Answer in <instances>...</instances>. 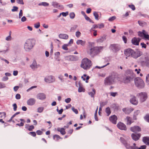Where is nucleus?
Instances as JSON below:
<instances>
[{"label":"nucleus","mask_w":149,"mask_h":149,"mask_svg":"<svg viewBox=\"0 0 149 149\" xmlns=\"http://www.w3.org/2000/svg\"><path fill=\"white\" fill-rule=\"evenodd\" d=\"M102 48L101 46L95 47L92 43H90L87 48V52L88 54L93 57L100 53Z\"/></svg>","instance_id":"1"},{"label":"nucleus","mask_w":149,"mask_h":149,"mask_svg":"<svg viewBox=\"0 0 149 149\" xmlns=\"http://www.w3.org/2000/svg\"><path fill=\"white\" fill-rule=\"evenodd\" d=\"M92 65L90 60L87 58H85L82 60L80 66L84 69L87 70L91 67Z\"/></svg>","instance_id":"2"},{"label":"nucleus","mask_w":149,"mask_h":149,"mask_svg":"<svg viewBox=\"0 0 149 149\" xmlns=\"http://www.w3.org/2000/svg\"><path fill=\"white\" fill-rule=\"evenodd\" d=\"M35 44L34 40L29 39L25 43L24 48L26 51H29L32 49Z\"/></svg>","instance_id":"3"},{"label":"nucleus","mask_w":149,"mask_h":149,"mask_svg":"<svg viewBox=\"0 0 149 149\" xmlns=\"http://www.w3.org/2000/svg\"><path fill=\"white\" fill-rule=\"evenodd\" d=\"M130 138L129 136L123 135V137H121L120 139L121 142L125 145L127 149H130V142L128 141V140Z\"/></svg>","instance_id":"4"},{"label":"nucleus","mask_w":149,"mask_h":149,"mask_svg":"<svg viewBox=\"0 0 149 149\" xmlns=\"http://www.w3.org/2000/svg\"><path fill=\"white\" fill-rule=\"evenodd\" d=\"M115 76L111 75L107 77L104 80V84L106 85H110L115 83Z\"/></svg>","instance_id":"5"},{"label":"nucleus","mask_w":149,"mask_h":149,"mask_svg":"<svg viewBox=\"0 0 149 149\" xmlns=\"http://www.w3.org/2000/svg\"><path fill=\"white\" fill-rule=\"evenodd\" d=\"M134 83L135 85L139 88H144L145 83L142 79L139 77H137L134 79Z\"/></svg>","instance_id":"6"},{"label":"nucleus","mask_w":149,"mask_h":149,"mask_svg":"<svg viewBox=\"0 0 149 149\" xmlns=\"http://www.w3.org/2000/svg\"><path fill=\"white\" fill-rule=\"evenodd\" d=\"M137 97L140 98L141 102H143L145 101L147 98V93L145 92H141L137 95Z\"/></svg>","instance_id":"7"},{"label":"nucleus","mask_w":149,"mask_h":149,"mask_svg":"<svg viewBox=\"0 0 149 149\" xmlns=\"http://www.w3.org/2000/svg\"><path fill=\"white\" fill-rule=\"evenodd\" d=\"M138 34L139 36L142 38H144L145 39L149 40V35L144 30L142 32L139 31L138 32Z\"/></svg>","instance_id":"8"},{"label":"nucleus","mask_w":149,"mask_h":149,"mask_svg":"<svg viewBox=\"0 0 149 149\" xmlns=\"http://www.w3.org/2000/svg\"><path fill=\"white\" fill-rule=\"evenodd\" d=\"M44 80L46 82L50 83L54 82L55 79L53 76L51 75L45 78Z\"/></svg>","instance_id":"9"},{"label":"nucleus","mask_w":149,"mask_h":149,"mask_svg":"<svg viewBox=\"0 0 149 149\" xmlns=\"http://www.w3.org/2000/svg\"><path fill=\"white\" fill-rule=\"evenodd\" d=\"M140 52L136 51L135 52L131 49V55L134 58H136L141 56Z\"/></svg>","instance_id":"10"},{"label":"nucleus","mask_w":149,"mask_h":149,"mask_svg":"<svg viewBox=\"0 0 149 149\" xmlns=\"http://www.w3.org/2000/svg\"><path fill=\"white\" fill-rule=\"evenodd\" d=\"M110 48L115 52L118 51L120 49V46L118 44H116L111 45L110 46Z\"/></svg>","instance_id":"11"},{"label":"nucleus","mask_w":149,"mask_h":149,"mask_svg":"<svg viewBox=\"0 0 149 149\" xmlns=\"http://www.w3.org/2000/svg\"><path fill=\"white\" fill-rule=\"evenodd\" d=\"M117 126L119 129L121 130H125L127 129L126 125L120 122H119L118 123Z\"/></svg>","instance_id":"12"},{"label":"nucleus","mask_w":149,"mask_h":149,"mask_svg":"<svg viewBox=\"0 0 149 149\" xmlns=\"http://www.w3.org/2000/svg\"><path fill=\"white\" fill-rule=\"evenodd\" d=\"M131 103L134 105H137L138 104L137 99L133 95H131Z\"/></svg>","instance_id":"13"},{"label":"nucleus","mask_w":149,"mask_h":149,"mask_svg":"<svg viewBox=\"0 0 149 149\" xmlns=\"http://www.w3.org/2000/svg\"><path fill=\"white\" fill-rule=\"evenodd\" d=\"M140 40L141 39L140 38H134L132 39V42L133 44L136 45H138Z\"/></svg>","instance_id":"14"},{"label":"nucleus","mask_w":149,"mask_h":149,"mask_svg":"<svg viewBox=\"0 0 149 149\" xmlns=\"http://www.w3.org/2000/svg\"><path fill=\"white\" fill-rule=\"evenodd\" d=\"M131 131L135 133L140 132L141 131V128L138 126H134L131 127Z\"/></svg>","instance_id":"15"},{"label":"nucleus","mask_w":149,"mask_h":149,"mask_svg":"<svg viewBox=\"0 0 149 149\" xmlns=\"http://www.w3.org/2000/svg\"><path fill=\"white\" fill-rule=\"evenodd\" d=\"M141 136V134L140 133H138L136 134H132L131 135L132 139L135 141L138 140L140 137Z\"/></svg>","instance_id":"16"},{"label":"nucleus","mask_w":149,"mask_h":149,"mask_svg":"<svg viewBox=\"0 0 149 149\" xmlns=\"http://www.w3.org/2000/svg\"><path fill=\"white\" fill-rule=\"evenodd\" d=\"M109 119L110 121L113 124H116V120L117 119V118L115 115L111 116L109 118Z\"/></svg>","instance_id":"17"},{"label":"nucleus","mask_w":149,"mask_h":149,"mask_svg":"<svg viewBox=\"0 0 149 149\" xmlns=\"http://www.w3.org/2000/svg\"><path fill=\"white\" fill-rule=\"evenodd\" d=\"M46 98L45 95L43 93H38L37 95V98L40 100L45 99Z\"/></svg>","instance_id":"18"},{"label":"nucleus","mask_w":149,"mask_h":149,"mask_svg":"<svg viewBox=\"0 0 149 149\" xmlns=\"http://www.w3.org/2000/svg\"><path fill=\"white\" fill-rule=\"evenodd\" d=\"M36 102V100L34 98H30L27 101V104L29 105H33Z\"/></svg>","instance_id":"19"},{"label":"nucleus","mask_w":149,"mask_h":149,"mask_svg":"<svg viewBox=\"0 0 149 149\" xmlns=\"http://www.w3.org/2000/svg\"><path fill=\"white\" fill-rule=\"evenodd\" d=\"M79 87L78 89L79 92H84L85 91V89L83 88V86L80 82L78 83Z\"/></svg>","instance_id":"20"},{"label":"nucleus","mask_w":149,"mask_h":149,"mask_svg":"<svg viewBox=\"0 0 149 149\" xmlns=\"http://www.w3.org/2000/svg\"><path fill=\"white\" fill-rule=\"evenodd\" d=\"M52 5L55 8H60L61 9H62L63 8V6L60 5L59 3L56 2H52Z\"/></svg>","instance_id":"21"},{"label":"nucleus","mask_w":149,"mask_h":149,"mask_svg":"<svg viewBox=\"0 0 149 149\" xmlns=\"http://www.w3.org/2000/svg\"><path fill=\"white\" fill-rule=\"evenodd\" d=\"M86 41L81 40H77L76 43L78 45H80L81 46H84L86 44Z\"/></svg>","instance_id":"22"},{"label":"nucleus","mask_w":149,"mask_h":149,"mask_svg":"<svg viewBox=\"0 0 149 149\" xmlns=\"http://www.w3.org/2000/svg\"><path fill=\"white\" fill-rule=\"evenodd\" d=\"M59 37L61 39H67L68 38V35L65 34H60L59 35Z\"/></svg>","instance_id":"23"},{"label":"nucleus","mask_w":149,"mask_h":149,"mask_svg":"<svg viewBox=\"0 0 149 149\" xmlns=\"http://www.w3.org/2000/svg\"><path fill=\"white\" fill-rule=\"evenodd\" d=\"M143 141L146 144L149 145V137H144L143 139Z\"/></svg>","instance_id":"24"},{"label":"nucleus","mask_w":149,"mask_h":149,"mask_svg":"<svg viewBox=\"0 0 149 149\" xmlns=\"http://www.w3.org/2000/svg\"><path fill=\"white\" fill-rule=\"evenodd\" d=\"M125 54L127 56L126 58H127V57L129 56L130 55V49H128L125 51Z\"/></svg>","instance_id":"25"},{"label":"nucleus","mask_w":149,"mask_h":149,"mask_svg":"<svg viewBox=\"0 0 149 149\" xmlns=\"http://www.w3.org/2000/svg\"><path fill=\"white\" fill-rule=\"evenodd\" d=\"M57 130L58 131L60 132L61 134L64 135L65 134L66 132L64 128L58 127L57 128Z\"/></svg>","instance_id":"26"},{"label":"nucleus","mask_w":149,"mask_h":149,"mask_svg":"<svg viewBox=\"0 0 149 149\" xmlns=\"http://www.w3.org/2000/svg\"><path fill=\"white\" fill-rule=\"evenodd\" d=\"M30 67L33 69H34L37 68V65L36 61H33L32 63L30 65Z\"/></svg>","instance_id":"27"},{"label":"nucleus","mask_w":149,"mask_h":149,"mask_svg":"<svg viewBox=\"0 0 149 149\" xmlns=\"http://www.w3.org/2000/svg\"><path fill=\"white\" fill-rule=\"evenodd\" d=\"M20 120L21 121L20 123H17L16 125L19 126H23L24 125V123L25 122V120L22 119H20Z\"/></svg>","instance_id":"28"},{"label":"nucleus","mask_w":149,"mask_h":149,"mask_svg":"<svg viewBox=\"0 0 149 149\" xmlns=\"http://www.w3.org/2000/svg\"><path fill=\"white\" fill-rule=\"evenodd\" d=\"M92 91L89 93L88 94L91 97H94V95L95 94L96 91L94 88H93Z\"/></svg>","instance_id":"29"},{"label":"nucleus","mask_w":149,"mask_h":149,"mask_svg":"<svg viewBox=\"0 0 149 149\" xmlns=\"http://www.w3.org/2000/svg\"><path fill=\"white\" fill-rule=\"evenodd\" d=\"M53 139L56 140V141H58L59 139H62V138L59 135L57 134H55L53 136Z\"/></svg>","instance_id":"30"},{"label":"nucleus","mask_w":149,"mask_h":149,"mask_svg":"<svg viewBox=\"0 0 149 149\" xmlns=\"http://www.w3.org/2000/svg\"><path fill=\"white\" fill-rule=\"evenodd\" d=\"M123 111L126 114H129L130 113V110L127 108H124L123 109Z\"/></svg>","instance_id":"31"},{"label":"nucleus","mask_w":149,"mask_h":149,"mask_svg":"<svg viewBox=\"0 0 149 149\" xmlns=\"http://www.w3.org/2000/svg\"><path fill=\"white\" fill-rule=\"evenodd\" d=\"M105 112L107 114V116H109L111 113L110 108L109 107H107L105 109Z\"/></svg>","instance_id":"32"},{"label":"nucleus","mask_w":149,"mask_h":149,"mask_svg":"<svg viewBox=\"0 0 149 149\" xmlns=\"http://www.w3.org/2000/svg\"><path fill=\"white\" fill-rule=\"evenodd\" d=\"M127 124L128 125H130V118L129 116L127 117L125 120Z\"/></svg>","instance_id":"33"},{"label":"nucleus","mask_w":149,"mask_h":149,"mask_svg":"<svg viewBox=\"0 0 149 149\" xmlns=\"http://www.w3.org/2000/svg\"><path fill=\"white\" fill-rule=\"evenodd\" d=\"M139 113V110H137L135 111L134 114H133V119L134 120H136V116Z\"/></svg>","instance_id":"34"},{"label":"nucleus","mask_w":149,"mask_h":149,"mask_svg":"<svg viewBox=\"0 0 149 149\" xmlns=\"http://www.w3.org/2000/svg\"><path fill=\"white\" fill-rule=\"evenodd\" d=\"M93 14L95 19L97 20H98L99 19V15L98 13L95 11L93 12Z\"/></svg>","instance_id":"35"},{"label":"nucleus","mask_w":149,"mask_h":149,"mask_svg":"<svg viewBox=\"0 0 149 149\" xmlns=\"http://www.w3.org/2000/svg\"><path fill=\"white\" fill-rule=\"evenodd\" d=\"M130 77L129 76H127L126 78L124 79V82L125 83H127L130 82Z\"/></svg>","instance_id":"36"},{"label":"nucleus","mask_w":149,"mask_h":149,"mask_svg":"<svg viewBox=\"0 0 149 149\" xmlns=\"http://www.w3.org/2000/svg\"><path fill=\"white\" fill-rule=\"evenodd\" d=\"M104 40V37H102L97 39V42L98 43L102 42Z\"/></svg>","instance_id":"37"},{"label":"nucleus","mask_w":149,"mask_h":149,"mask_svg":"<svg viewBox=\"0 0 149 149\" xmlns=\"http://www.w3.org/2000/svg\"><path fill=\"white\" fill-rule=\"evenodd\" d=\"M39 5H42L44 6H49V4L48 3L46 2H43L41 3H40L39 4Z\"/></svg>","instance_id":"38"},{"label":"nucleus","mask_w":149,"mask_h":149,"mask_svg":"<svg viewBox=\"0 0 149 149\" xmlns=\"http://www.w3.org/2000/svg\"><path fill=\"white\" fill-rule=\"evenodd\" d=\"M70 17L71 19H73L74 18L75 16V14L73 12L69 14Z\"/></svg>","instance_id":"39"},{"label":"nucleus","mask_w":149,"mask_h":149,"mask_svg":"<svg viewBox=\"0 0 149 149\" xmlns=\"http://www.w3.org/2000/svg\"><path fill=\"white\" fill-rule=\"evenodd\" d=\"M138 23L139 24V25L141 26H143L144 25L146 24V23L142 21H138Z\"/></svg>","instance_id":"40"},{"label":"nucleus","mask_w":149,"mask_h":149,"mask_svg":"<svg viewBox=\"0 0 149 149\" xmlns=\"http://www.w3.org/2000/svg\"><path fill=\"white\" fill-rule=\"evenodd\" d=\"M68 45L67 44H64L62 47V49L65 50H68V48L67 47Z\"/></svg>","instance_id":"41"},{"label":"nucleus","mask_w":149,"mask_h":149,"mask_svg":"<svg viewBox=\"0 0 149 149\" xmlns=\"http://www.w3.org/2000/svg\"><path fill=\"white\" fill-rule=\"evenodd\" d=\"M44 109V108L43 107H39L38 109V112L39 113H41L43 111Z\"/></svg>","instance_id":"42"},{"label":"nucleus","mask_w":149,"mask_h":149,"mask_svg":"<svg viewBox=\"0 0 149 149\" xmlns=\"http://www.w3.org/2000/svg\"><path fill=\"white\" fill-rule=\"evenodd\" d=\"M40 26V23L39 22H38L34 24V26L36 29L39 28Z\"/></svg>","instance_id":"43"},{"label":"nucleus","mask_w":149,"mask_h":149,"mask_svg":"<svg viewBox=\"0 0 149 149\" xmlns=\"http://www.w3.org/2000/svg\"><path fill=\"white\" fill-rule=\"evenodd\" d=\"M72 111L74 112L76 114H77L78 113V111L77 109H75L74 107H72Z\"/></svg>","instance_id":"44"},{"label":"nucleus","mask_w":149,"mask_h":149,"mask_svg":"<svg viewBox=\"0 0 149 149\" xmlns=\"http://www.w3.org/2000/svg\"><path fill=\"white\" fill-rule=\"evenodd\" d=\"M36 133L38 135H41L43 134L42 131L40 130H37L36 132Z\"/></svg>","instance_id":"45"},{"label":"nucleus","mask_w":149,"mask_h":149,"mask_svg":"<svg viewBox=\"0 0 149 149\" xmlns=\"http://www.w3.org/2000/svg\"><path fill=\"white\" fill-rule=\"evenodd\" d=\"M77 27V25H75L73 26L70 29V31H72L73 30H74L76 29V28Z\"/></svg>","instance_id":"46"},{"label":"nucleus","mask_w":149,"mask_h":149,"mask_svg":"<svg viewBox=\"0 0 149 149\" xmlns=\"http://www.w3.org/2000/svg\"><path fill=\"white\" fill-rule=\"evenodd\" d=\"M116 19V17L115 16H113L110 17L109 19V20L110 21H112Z\"/></svg>","instance_id":"47"},{"label":"nucleus","mask_w":149,"mask_h":149,"mask_svg":"<svg viewBox=\"0 0 149 149\" xmlns=\"http://www.w3.org/2000/svg\"><path fill=\"white\" fill-rule=\"evenodd\" d=\"M146 81L147 84L149 85V74H147L146 76Z\"/></svg>","instance_id":"48"},{"label":"nucleus","mask_w":149,"mask_h":149,"mask_svg":"<svg viewBox=\"0 0 149 149\" xmlns=\"http://www.w3.org/2000/svg\"><path fill=\"white\" fill-rule=\"evenodd\" d=\"M77 38L79 37L81 35V33L79 31H77L76 32L75 34Z\"/></svg>","instance_id":"49"},{"label":"nucleus","mask_w":149,"mask_h":149,"mask_svg":"<svg viewBox=\"0 0 149 149\" xmlns=\"http://www.w3.org/2000/svg\"><path fill=\"white\" fill-rule=\"evenodd\" d=\"M29 134H30L31 136L33 137H35L36 136V133L34 132H30L29 133Z\"/></svg>","instance_id":"50"},{"label":"nucleus","mask_w":149,"mask_h":149,"mask_svg":"<svg viewBox=\"0 0 149 149\" xmlns=\"http://www.w3.org/2000/svg\"><path fill=\"white\" fill-rule=\"evenodd\" d=\"M16 1L19 4H24L23 0H16Z\"/></svg>","instance_id":"51"},{"label":"nucleus","mask_w":149,"mask_h":149,"mask_svg":"<svg viewBox=\"0 0 149 149\" xmlns=\"http://www.w3.org/2000/svg\"><path fill=\"white\" fill-rule=\"evenodd\" d=\"M98 28L99 29H101L104 27V25L103 23H101L100 24H98Z\"/></svg>","instance_id":"52"},{"label":"nucleus","mask_w":149,"mask_h":149,"mask_svg":"<svg viewBox=\"0 0 149 149\" xmlns=\"http://www.w3.org/2000/svg\"><path fill=\"white\" fill-rule=\"evenodd\" d=\"M11 34H10L9 36L7 37H6V40L7 41L10 40L11 39Z\"/></svg>","instance_id":"53"},{"label":"nucleus","mask_w":149,"mask_h":149,"mask_svg":"<svg viewBox=\"0 0 149 149\" xmlns=\"http://www.w3.org/2000/svg\"><path fill=\"white\" fill-rule=\"evenodd\" d=\"M34 126L33 125H31L29 126V128H28V130L29 131H32V130L34 129Z\"/></svg>","instance_id":"54"},{"label":"nucleus","mask_w":149,"mask_h":149,"mask_svg":"<svg viewBox=\"0 0 149 149\" xmlns=\"http://www.w3.org/2000/svg\"><path fill=\"white\" fill-rule=\"evenodd\" d=\"M18 8L16 6H13V9H12V11L13 12L17 11V10Z\"/></svg>","instance_id":"55"},{"label":"nucleus","mask_w":149,"mask_h":149,"mask_svg":"<svg viewBox=\"0 0 149 149\" xmlns=\"http://www.w3.org/2000/svg\"><path fill=\"white\" fill-rule=\"evenodd\" d=\"M123 40L124 41V43H126L127 42V39L126 37L125 36H123L122 37Z\"/></svg>","instance_id":"56"},{"label":"nucleus","mask_w":149,"mask_h":149,"mask_svg":"<svg viewBox=\"0 0 149 149\" xmlns=\"http://www.w3.org/2000/svg\"><path fill=\"white\" fill-rule=\"evenodd\" d=\"M62 15L64 17H65L68 14V12H67L65 13L62 12L61 13Z\"/></svg>","instance_id":"57"},{"label":"nucleus","mask_w":149,"mask_h":149,"mask_svg":"<svg viewBox=\"0 0 149 149\" xmlns=\"http://www.w3.org/2000/svg\"><path fill=\"white\" fill-rule=\"evenodd\" d=\"M57 111L58 112V113L60 114H61L63 111V109H61L60 110H58V109H57Z\"/></svg>","instance_id":"58"},{"label":"nucleus","mask_w":149,"mask_h":149,"mask_svg":"<svg viewBox=\"0 0 149 149\" xmlns=\"http://www.w3.org/2000/svg\"><path fill=\"white\" fill-rule=\"evenodd\" d=\"M15 98L17 99H19L21 98L20 95L19 94H17L16 95Z\"/></svg>","instance_id":"59"},{"label":"nucleus","mask_w":149,"mask_h":149,"mask_svg":"<svg viewBox=\"0 0 149 149\" xmlns=\"http://www.w3.org/2000/svg\"><path fill=\"white\" fill-rule=\"evenodd\" d=\"M117 94V93L116 92H111L110 93L111 95L113 97H115Z\"/></svg>","instance_id":"60"},{"label":"nucleus","mask_w":149,"mask_h":149,"mask_svg":"<svg viewBox=\"0 0 149 149\" xmlns=\"http://www.w3.org/2000/svg\"><path fill=\"white\" fill-rule=\"evenodd\" d=\"M71 100V99L70 98H68L65 100V102L67 103H69Z\"/></svg>","instance_id":"61"},{"label":"nucleus","mask_w":149,"mask_h":149,"mask_svg":"<svg viewBox=\"0 0 149 149\" xmlns=\"http://www.w3.org/2000/svg\"><path fill=\"white\" fill-rule=\"evenodd\" d=\"M145 118L146 120L149 123V115H147L145 117Z\"/></svg>","instance_id":"62"},{"label":"nucleus","mask_w":149,"mask_h":149,"mask_svg":"<svg viewBox=\"0 0 149 149\" xmlns=\"http://www.w3.org/2000/svg\"><path fill=\"white\" fill-rule=\"evenodd\" d=\"M146 145H143L139 148V149H146Z\"/></svg>","instance_id":"63"},{"label":"nucleus","mask_w":149,"mask_h":149,"mask_svg":"<svg viewBox=\"0 0 149 149\" xmlns=\"http://www.w3.org/2000/svg\"><path fill=\"white\" fill-rule=\"evenodd\" d=\"M145 63L146 66L148 67H149V59L146 60Z\"/></svg>","instance_id":"64"}]
</instances>
